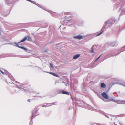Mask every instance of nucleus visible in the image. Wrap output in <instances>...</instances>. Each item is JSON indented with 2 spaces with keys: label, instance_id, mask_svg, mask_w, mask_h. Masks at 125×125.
Segmentation results:
<instances>
[{
  "label": "nucleus",
  "instance_id": "obj_12",
  "mask_svg": "<svg viewBox=\"0 0 125 125\" xmlns=\"http://www.w3.org/2000/svg\"><path fill=\"white\" fill-rule=\"evenodd\" d=\"M28 39L27 40L30 41V42H32V39L31 37L29 36H28Z\"/></svg>",
  "mask_w": 125,
  "mask_h": 125
},
{
  "label": "nucleus",
  "instance_id": "obj_11",
  "mask_svg": "<svg viewBox=\"0 0 125 125\" xmlns=\"http://www.w3.org/2000/svg\"><path fill=\"white\" fill-rule=\"evenodd\" d=\"M104 31V30H103L102 29L101 31H100V32L98 33L97 35V36H98L100 35Z\"/></svg>",
  "mask_w": 125,
  "mask_h": 125
},
{
  "label": "nucleus",
  "instance_id": "obj_17",
  "mask_svg": "<svg viewBox=\"0 0 125 125\" xmlns=\"http://www.w3.org/2000/svg\"><path fill=\"white\" fill-rule=\"evenodd\" d=\"M37 108H35L34 109L35 110H37Z\"/></svg>",
  "mask_w": 125,
  "mask_h": 125
},
{
  "label": "nucleus",
  "instance_id": "obj_14",
  "mask_svg": "<svg viewBox=\"0 0 125 125\" xmlns=\"http://www.w3.org/2000/svg\"><path fill=\"white\" fill-rule=\"evenodd\" d=\"M50 67L51 68H53V65L52 64L50 63Z\"/></svg>",
  "mask_w": 125,
  "mask_h": 125
},
{
  "label": "nucleus",
  "instance_id": "obj_2",
  "mask_svg": "<svg viewBox=\"0 0 125 125\" xmlns=\"http://www.w3.org/2000/svg\"><path fill=\"white\" fill-rule=\"evenodd\" d=\"M73 38L75 39H77L80 40L83 39V37L82 35H78L76 36H74Z\"/></svg>",
  "mask_w": 125,
  "mask_h": 125
},
{
  "label": "nucleus",
  "instance_id": "obj_6",
  "mask_svg": "<svg viewBox=\"0 0 125 125\" xmlns=\"http://www.w3.org/2000/svg\"><path fill=\"white\" fill-rule=\"evenodd\" d=\"M27 38V36L23 38L18 43H21L22 42H23L26 41Z\"/></svg>",
  "mask_w": 125,
  "mask_h": 125
},
{
  "label": "nucleus",
  "instance_id": "obj_9",
  "mask_svg": "<svg viewBox=\"0 0 125 125\" xmlns=\"http://www.w3.org/2000/svg\"><path fill=\"white\" fill-rule=\"evenodd\" d=\"M80 55L79 54H77L74 55L73 57V58L74 59H76L80 57Z\"/></svg>",
  "mask_w": 125,
  "mask_h": 125
},
{
  "label": "nucleus",
  "instance_id": "obj_19",
  "mask_svg": "<svg viewBox=\"0 0 125 125\" xmlns=\"http://www.w3.org/2000/svg\"><path fill=\"white\" fill-rule=\"evenodd\" d=\"M29 125H31V124H29Z\"/></svg>",
  "mask_w": 125,
  "mask_h": 125
},
{
  "label": "nucleus",
  "instance_id": "obj_7",
  "mask_svg": "<svg viewBox=\"0 0 125 125\" xmlns=\"http://www.w3.org/2000/svg\"><path fill=\"white\" fill-rule=\"evenodd\" d=\"M48 73H49V74H51L53 75V76H55L58 77L59 76L58 75H57L56 73H53L51 72H48Z\"/></svg>",
  "mask_w": 125,
  "mask_h": 125
},
{
  "label": "nucleus",
  "instance_id": "obj_3",
  "mask_svg": "<svg viewBox=\"0 0 125 125\" xmlns=\"http://www.w3.org/2000/svg\"><path fill=\"white\" fill-rule=\"evenodd\" d=\"M15 44L16 45H17V47L19 48H21L22 49H23L24 50H25V51H27V48H25L24 47H22V46H19L18 44L17 43H15Z\"/></svg>",
  "mask_w": 125,
  "mask_h": 125
},
{
  "label": "nucleus",
  "instance_id": "obj_13",
  "mask_svg": "<svg viewBox=\"0 0 125 125\" xmlns=\"http://www.w3.org/2000/svg\"><path fill=\"white\" fill-rule=\"evenodd\" d=\"M90 52H91V53H94V51L93 50V47H92L91 48V50L90 51Z\"/></svg>",
  "mask_w": 125,
  "mask_h": 125
},
{
  "label": "nucleus",
  "instance_id": "obj_18",
  "mask_svg": "<svg viewBox=\"0 0 125 125\" xmlns=\"http://www.w3.org/2000/svg\"><path fill=\"white\" fill-rule=\"evenodd\" d=\"M28 101H29V102H30V100H28Z\"/></svg>",
  "mask_w": 125,
  "mask_h": 125
},
{
  "label": "nucleus",
  "instance_id": "obj_8",
  "mask_svg": "<svg viewBox=\"0 0 125 125\" xmlns=\"http://www.w3.org/2000/svg\"><path fill=\"white\" fill-rule=\"evenodd\" d=\"M62 93L63 94H66L68 95H70L69 93V92L63 91H62Z\"/></svg>",
  "mask_w": 125,
  "mask_h": 125
},
{
  "label": "nucleus",
  "instance_id": "obj_10",
  "mask_svg": "<svg viewBox=\"0 0 125 125\" xmlns=\"http://www.w3.org/2000/svg\"><path fill=\"white\" fill-rule=\"evenodd\" d=\"M101 87L102 88H105L106 87V85L104 83H102L100 84Z\"/></svg>",
  "mask_w": 125,
  "mask_h": 125
},
{
  "label": "nucleus",
  "instance_id": "obj_16",
  "mask_svg": "<svg viewBox=\"0 0 125 125\" xmlns=\"http://www.w3.org/2000/svg\"><path fill=\"white\" fill-rule=\"evenodd\" d=\"M1 71L3 74H5V73L4 72H3L2 71Z\"/></svg>",
  "mask_w": 125,
  "mask_h": 125
},
{
  "label": "nucleus",
  "instance_id": "obj_1",
  "mask_svg": "<svg viewBox=\"0 0 125 125\" xmlns=\"http://www.w3.org/2000/svg\"><path fill=\"white\" fill-rule=\"evenodd\" d=\"M101 95L104 98L107 99L109 98V97L108 95L105 92H104L102 93Z\"/></svg>",
  "mask_w": 125,
  "mask_h": 125
},
{
  "label": "nucleus",
  "instance_id": "obj_15",
  "mask_svg": "<svg viewBox=\"0 0 125 125\" xmlns=\"http://www.w3.org/2000/svg\"><path fill=\"white\" fill-rule=\"evenodd\" d=\"M100 56H101V55H100L99 56V57L98 58H97L96 59V60H95V62L96 61H97V60H98V59H99V58L100 57Z\"/></svg>",
  "mask_w": 125,
  "mask_h": 125
},
{
  "label": "nucleus",
  "instance_id": "obj_5",
  "mask_svg": "<svg viewBox=\"0 0 125 125\" xmlns=\"http://www.w3.org/2000/svg\"><path fill=\"white\" fill-rule=\"evenodd\" d=\"M27 38V36L23 38L18 43H21L22 42H23L26 41Z\"/></svg>",
  "mask_w": 125,
  "mask_h": 125
},
{
  "label": "nucleus",
  "instance_id": "obj_4",
  "mask_svg": "<svg viewBox=\"0 0 125 125\" xmlns=\"http://www.w3.org/2000/svg\"><path fill=\"white\" fill-rule=\"evenodd\" d=\"M117 42L116 41H114L112 42L110 44V45L111 47H113L117 43Z\"/></svg>",
  "mask_w": 125,
  "mask_h": 125
}]
</instances>
